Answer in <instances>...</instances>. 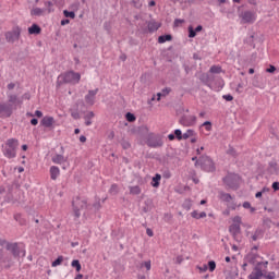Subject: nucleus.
Listing matches in <instances>:
<instances>
[{
  "label": "nucleus",
  "instance_id": "nucleus-1",
  "mask_svg": "<svg viewBox=\"0 0 279 279\" xmlns=\"http://www.w3.org/2000/svg\"><path fill=\"white\" fill-rule=\"evenodd\" d=\"M58 80H61L58 81L59 86H61V84H72L73 86H75V84H80V80H82V74H80V72L71 70L59 75Z\"/></svg>",
  "mask_w": 279,
  "mask_h": 279
},
{
  "label": "nucleus",
  "instance_id": "nucleus-2",
  "mask_svg": "<svg viewBox=\"0 0 279 279\" xmlns=\"http://www.w3.org/2000/svg\"><path fill=\"white\" fill-rule=\"evenodd\" d=\"M194 167H201L202 171H206L207 173H215V171H217L215 161L207 155H202L194 163Z\"/></svg>",
  "mask_w": 279,
  "mask_h": 279
},
{
  "label": "nucleus",
  "instance_id": "nucleus-3",
  "mask_svg": "<svg viewBox=\"0 0 279 279\" xmlns=\"http://www.w3.org/2000/svg\"><path fill=\"white\" fill-rule=\"evenodd\" d=\"M16 149H19V140L9 138L5 142L3 155L5 156V158L12 159L16 156Z\"/></svg>",
  "mask_w": 279,
  "mask_h": 279
},
{
  "label": "nucleus",
  "instance_id": "nucleus-4",
  "mask_svg": "<svg viewBox=\"0 0 279 279\" xmlns=\"http://www.w3.org/2000/svg\"><path fill=\"white\" fill-rule=\"evenodd\" d=\"M72 206H73L74 217H76V219H80V217H82V213H80V210H84V208H88V201H86V198L76 196L72 201Z\"/></svg>",
  "mask_w": 279,
  "mask_h": 279
},
{
  "label": "nucleus",
  "instance_id": "nucleus-5",
  "mask_svg": "<svg viewBox=\"0 0 279 279\" xmlns=\"http://www.w3.org/2000/svg\"><path fill=\"white\" fill-rule=\"evenodd\" d=\"M223 184L232 191L239 190V184H241V177L236 173H229L222 179Z\"/></svg>",
  "mask_w": 279,
  "mask_h": 279
},
{
  "label": "nucleus",
  "instance_id": "nucleus-6",
  "mask_svg": "<svg viewBox=\"0 0 279 279\" xmlns=\"http://www.w3.org/2000/svg\"><path fill=\"white\" fill-rule=\"evenodd\" d=\"M147 147H151L153 149H158V147H162L165 145V141H162V135L160 134H148L146 138Z\"/></svg>",
  "mask_w": 279,
  "mask_h": 279
},
{
  "label": "nucleus",
  "instance_id": "nucleus-7",
  "mask_svg": "<svg viewBox=\"0 0 279 279\" xmlns=\"http://www.w3.org/2000/svg\"><path fill=\"white\" fill-rule=\"evenodd\" d=\"M7 250L8 252H11L13 258H21V254L25 257V248H21L16 242L7 243Z\"/></svg>",
  "mask_w": 279,
  "mask_h": 279
},
{
  "label": "nucleus",
  "instance_id": "nucleus-8",
  "mask_svg": "<svg viewBox=\"0 0 279 279\" xmlns=\"http://www.w3.org/2000/svg\"><path fill=\"white\" fill-rule=\"evenodd\" d=\"M240 19H241L242 25H245V24L252 25V24L256 23V12L244 11L241 13Z\"/></svg>",
  "mask_w": 279,
  "mask_h": 279
},
{
  "label": "nucleus",
  "instance_id": "nucleus-9",
  "mask_svg": "<svg viewBox=\"0 0 279 279\" xmlns=\"http://www.w3.org/2000/svg\"><path fill=\"white\" fill-rule=\"evenodd\" d=\"M21 38V28L19 26H14L12 31L5 33V40L7 43H16Z\"/></svg>",
  "mask_w": 279,
  "mask_h": 279
},
{
  "label": "nucleus",
  "instance_id": "nucleus-10",
  "mask_svg": "<svg viewBox=\"0 0 279 279\" xmlns=\"http://www.w3.org/2000/svg\"><path fill=\"white\" fill-rule=\"evenodd\" d=\"M13 108L11 104L8 102H1L0 104V117L4 119H9V117H12Z\"/></svg>",
  "mask_w": 279,
  "mask_h": 279
},
{
  "label": "nucleus",
  "instance_id": "nucleus-11",
  "mask_svg": "<svg viewBox=\"0 0 279 279\" xmlns=\"http://www.w3.org/2000/svg\"><path fill=\"white\" fill-rule=\"evenodd\" d=\"M179 122L181 125H184V128H191V126L195 125V123L197 122V117L182 116Z\"/></svg>",
  "mask_w": 279,
  "mask_h": 279
},
{
  "label": "nucleus",
  "instance_id": "nucleus-12",
  "mask_svg": "<svg viewBox=\"0 0 279 279\" xmlns=\"http://www.w3.org/2000/svg\"><path fill=\"white\" fill-rule=\"evenodd\" d=\"M97 93H99V88L89 89L87 95H85V102L88 106H95V97H97Z\"/></svg>",
  "mask_w": 279,
  "mask_h": 279
},
{
  "label": "nucleus",
  "instance_id": "nucleus-13",
  "mask_svg": "<svg viewBox=\"0 0 279 279\" xmlns=\"http://www.w3.org/2000/svg\"><path fill=\"white\" fill-rule=\"evenodd\" d=\"M229 232L233 236L234 241L241 242V238H239V234H241V226L232 223L229 227Z\"/></svg>",
  "mask_w": 279,
  "mask_h": 279
},
{
  "label": "nucleus",
  "instance_id": "nucleus-14",
  "mask_svg": "<svg viewBox=\"0 0 279 279\" xmlns=\"http://www.w3.org/2000/svg\"><path fill=\"white\" fill-rule=\"evenodd\" d=\"M53 123H56V120L51 116H46L40 121V125L48 129H53Z\"/></svg>",
  "mask_w": 279,
  "mask_h": 279
},
{
  "label": "nucleus",
  "instance_id": "nucleus-15",
  "mask_svg": "<svg viewBox=\"0 0 279 279\" xmlns=\"http://www.w3.org/2000/svg\"><path fill=\"white\" fill-rule=\"evenodd\" d=\"M53 165H64L69 160V158L64 157L63 155L56 154L51 157Z\"/></svg>",
  "mask_w": 279,
  "mask_h": 279
},
{
  "label": "nucleus",
  "instance_id": "nucleus-16",
  "mask_svg": "<svg viewBox=\"0 0 279 279\" xmlns=\"http://www.w3.org/2000/svg\"><path fill=\"white\" fill-rule=\"evenodd\" d=\"M59 177H60V168H58V166H51L50 167V179L58 180Z\"/></svg>",
  "mask_w": 279,
  "mask_h": 279
},
{
  "label": "nucleus",
  "instance_id": "nucleus-17",
  "mask_svg": "<svg viewBox=\"0 0 279 279\" xmlns=\"http://www.w3.org/2000/svg\"><path fill=\"white\" fill-rule=\"evenodd\" d=\"M147 27H148V32L150 34H154V32H158V29H160V23L150 21V22H148Z\"/></svg>",
  "mask_w": 279,
  "mask_h": 279
},
{
  "label": "nucleus",
  "instance_id": "nucleus-18",
  "mask_svg": "<svg viewBox=\"0 0 279 279\" xmlns=\"http://www.w3.org/2000/svg\"><path fill=\"white\" fill-rule=\"evenodd\" d=\"M93 119H95V112L89 111L84 116L85 125L88 128L89 125H93Z\"/></svg>",
  "mask_w": 279,
  "mask_h": 279
},
{
  "label": "nucleus",
  "instance_id": "nucleus-19",
  "mask_svg": "<svg viewBox=\"0 0 279 279\" xmlns=\"http://www.w3.org/2000/svg\"><path fill=\"white\" fill-rule=\"evenodd\" d=\"M160 180H162V175L156 173L151 179V186H154V189H158V186H160Z\"/></svg>",
  "mask_w": 279,
  "mask_h": 279
},
{
  "label": "nucleus",
  "instance_id": "nucleus-20",
  "mask_svg": "<svg viewBox=\"0 0 279 279\" xmlns=\"http://www.w3.org/2000/svg\"><path fill=\"white\" fill-rule=\"evenodd\" d=\"M171 40H173V36H171V34L161 35L158 37L159 45H163V43H169Z\"/></svg>",
  "mask_w": 279,
  "mask_h": 279
},
{
  "label": "nucleus",
  "instance_id": "nucleus-21",
  "mask_svg": "<svg viewBox=\"0 0 279 279\" xmlns=\"http://www.w3.org/2000/svg\"><path fill=\"white\" fill-rule=\"evenodd\" d=\"M219 198L221 199V202H232V195L230 193L219 192Z\"/></svg>",
  "mask_w": 279,
  "mask_h": 279
},
{
  "label": "nucleus",
  "instance_id": "nucleus-22",
  "mask_svg": "<svg viewBox=\"0 0 279 279\" xmlns=\"http://www.w3.org/2000/svg\"><path fill=\"white\" fill-rule=\"evenodd\" d=\"M263 276H264L263 269H260V267H255V272L253 274V277H252V275H250V278L251 279H260V278H263Z\"/></svg>",
  "mask_w": 279,
  "mask_h": 279
},
{
  "label": "nucleus",
  "instance_id": "nucleus-23",
  "mask_svg": "<svg viewBox=\"0 0 279 279\" xmlns=\"http://www.w3.org/2000/svg\"><path fill=\"white\" fill-rule=\"evenodd\" d=\"M191 217L193 219H204V218H206V211L198 213L197 210H193L191 213Z\"/></svg>",
  "mask_w": 279,
  "mask_h": 279
},
{
  "label": "nucleus",
  "instance_id": "nucleus-24",
  "mask_svg": "<svg viewBox=\"0 0 279 279\" xmlns=\"http://www.w3.org/2000/svg\"><path fill=\"white\" fill-rule=\"evenodd\" d=\"M171 93V87H165L160 93L157 94V101H160L161 97H167Z\"/></svg>",
  "mask_w": 279,
  "mask_h": 279
},
{
  "label": "nucleus",
  "instance_id": "nucleus-25",
  "mask_svg": "<svg viewBox=\"0 0 279 279\" xmlns=\"http://www.w3.org/2000/svg\"><path fill=\"white\" fill-rule=\"evenodd\" d=\"M40 32H43V29L40 28V26H38V24H33L31 27H28V34H40Z\"/></svg>",
  "mask_w": 279,
  "mask_h": 279
},
{
  "label": "nucleus",
  "instance_id": "nucleus-26",
  "mask_svg": "<svg viewBox=\"0 0 279 279\" xmlns=\"http://www.w3.org/2000/svg\"><path fill=\"white\" fill-rule=\"evenodd\" d=\"M45 12H46V9L34 8V9L31 11V15H32V16H43V14H45Z\"/></svg>",
  "mask_w": 279,
  "mask_h": 279
},
{
  "label": "nucleus",
  "instance_id": "nucleus-27",
  "mask_svg": "<svg viewBox=\"0 0 279 279\" xmlns=\"http://www.w3.org/2000/svg\"><path fill=\"white\" fill-rule=\"evenodd\" d=\"M129 191L131 195H141L142 193L141 186L138 185L129 186Z\"/></svg>",
  "mask_w": 279,
  "mask_h": 279
},
{
  "label": "nucleus",
  "instance_id": "nucleus-28",
  "mask_svg": "<svg viewBox=\"0 0 279 279\" xmlns=\"http://www.w3.org/2000/svg\"><path fill=\"white\" fill-rule=\"evenodd\" d=\"M44 5H45V10H46V12H48V14H51V12L56 11L53 9V2H51V1H45Z\"/></svg>",
  "mask_w": 279,
  "mask_h": 279
},
{
  "label": "nucleus",
  "instance_id": "nucleus-29",
  "mask_svg": "<svg viewBox=\"0 0 279 279\" xmlns=\"http://www.w3.org/2000/svg\"><path fill=\"white\" fill-rule=\"evenodd\" d=\"M251 239L252 241H258V239H263V230L256 229Z\"/></svg>",
  "mask_w": 279,
  "mask_h": 279
},
{
  "label": "nucleus",
  "instance_id": "nucleus-30",
  "mask_svg": "<svg viewBox=\"0 0 279 279\" xmlns=\"http://www.w3.org/2000/svg\"><path fill=\"white\" fill-rule=\"evenodd\" d=\"M191 136H197V133L193 129H189L184 134H183V141H186L191 138Z\"/></svg>",
  "mask_w": 279,
  "mask_h": 279
},
{
  "label": "nucleus",
  "instance_id": "nucleus-31",
  "mask_svg": "<svg viewBox=\"0 0 279 279\" xmlns=\"http://www.w3.org/2000/svg\"><path fill=\"white\" fill-rule=\"evenodd\" d=\"M71 266L74 267L76 271H82V264H80L78 259H73Z\"/></svg>",
  "mask_w": 279,
  "mask_h": 279
},
{
  "label": "nucleus",
  "instance_id": "nucleus-32",
  "mask_svg": "<svg viewBox=\"0 0 279 279\" xmlns=\"http://www.w3.org/2000/svg\"><path fill=\"white\" fill-rule=\"evenodd\" d=\"M125 119L126 121H129V123H134V121H136V116H134V113L132 112H128L125 114Z\"/></svg>",
  "mask_w": 279,
  "mask_h": 279
},
{
  "label": "nucleus",
  "instance_id": "nucleus-33",
  "mask_svg": "<svg viewBox=\"0 0 279 279\" xmlns=\"http://www.w3.org/2000/svg\"><path fill=\"white\" fill-rule=\"evenodd\" d=\"M222 69L220 65H213L210 69H209V73H215V74H219L221 73Z\"/></svg>",
  "mask_w": 279,
  "mask_h": 279
},
{
  "label": "nucleus",
  "instance_id": "nucleus-34",
  "mask_svg": "<svg viewBox=\"0 0 279 279\" xmlns=\"http://www.w3.org/2000/svg\"><path fill=\"white\" fill-rule=\"evenodd\" d=\"M63 16H65V19H75V12L74 11L64 10L63 11Z\"/></svg>",
  "mask_w": 279,
  "mask_h": 279
},
{
  "label": "nucleus",
  "instance_id": "nucleus-35",
  "mask_svg": "<svg viewBox=\"0 0 279 279\" xmlns=\"http://www.w3.org/2000/svg\"><path fill=\"white\" fill-rule=\"evenodd\" d=\"M207 269H209V271H215V269H217V263L215 260H209L207 264Z\"/></svg>",
  "mask_w": 279,
  "mask_h": 279
},
{
  "label": "nucleus",
  "instance_id": "nucleus-36",
  "mask_svg": "<svg viewBox=\"0 0 279 279\" xmlns=\"http://www.w3.org/2000/svg\"><path fill=\"white\" fill-rule=\"evenodd\" d=\"M203 128H205V130L207 132H211L213 131V122L211 121H205L203 124H202Z\"/></svg>",
  "mask_w": 279,
  "mask_h": 279
},
{
  "label": "nucleus",
  "instance_id": "nucleus-37",
  "mask_svg": "<svg viewBox=\"0 0 279 279\" xmlns=\"http://www.w3.org/2000/svg\"><path fill=\"white\" fill-rule=\"evenodd\" d=\"M227 154L229 156H232L233 158H236V156H239V154L236 153V149H234V147L229 146V149L227 150Z\"/></svg>",
  "mask_w": 279,
  "mask_h": 279
},
{
  "label": "nucleus",
  "instance_id": "nucleus-38",
  "mask_svg": "<svg viewBox=\"0 0 279 279\" xmlns=\"http://www.w3.org/2000/svg\"><path fill=\"white\" fill-rule=\"evenodd\" d=\"M174 137H177L178 141H183L182 130L175 129L174 130Z\"/></svg>",
  "mask_w": 279,
  "mask_h": 279
},
{
  "label": "nucleus",
  "instance_id": "nucleus-39",
  "mask_svg": "<svg viewBox=\"0 0 279 279\" xmlns=\"http://www.w3.org/2000/svg\"><path fill=\"white\" fill-rule=\"evenodd\" d=\"M120 145H121V147H122L123 149H130V148L132 147V144H130V143L128 142V140H122V141L120 142Z\"/></svg>",
  "mask_w": 279,
  "mask_h": 279
},
{
  "label": "nucleus",
  "instance_id": "nucleus-40",
  "mask_svg": "<svg viewBox=\"0 0 279 279\" xmlns=\"http://www.w3.org/2000/svg\"><path fill=\"white\" fill-rule=\"evenodd\" d=\"M62 260H64V257L59 256L54 262H52V267H58L59 265H62Z\"/></svg>",
  "mask_w": 279,
  "mask_h": 279
},
{
  "label": "nucleus",
  "instance_id": "nucleus-41",
  "mask_svg": "<svg viewBox=\"0 0 279 279\" xmlns=\"http://www.w3.org/2000/svg\"><path fill=\"white\" fill-rule=\"evenodd\" d=\"M189 38H195V36H197V33L195 31V28H193V26H189Z\"/></svg>",
  "mask_w": 279,
  "mask_h": 279
},
{
  "label": "nucleus",
  "instance_id": "nucleus-42",
  "mask_svg": "<svg viewBox=\"0 0 279 279\" xmlns=\"http://www.w3.org/2000/svg\"><path fill=\"white\" fill-rule=\"evenodd\" d=\"M9 104H16L19 101V96L10 94L9 96Z\"/></svg>",
  "mask_w": 279,
  "mask_h": 279
},
{
  "label": "nucleus",
  "instance_id": "nucleus-43",
  "mask_svg": "<svg viewBox=\"0 0 279 279\" xmlns=\"http://www.w3.org/2000/svg\"><path fill=\"white\" fill-rule=\"evenodd\" d=\"M232 221H233L234 226H241V223H242L241 216L233 217Z\"/></svg>",
  "mask_w": 279,
  "mask_h": 279
},
{
  "label": "nucleus",
  "instance_id": "nucleus-44",
  "mask_svg": "<svg viewBox=\"0 0 279 279\" xmlns=\"http://www.w3.org/2000/svg\"><path fill=\"white\" fill-rule=\"evenodd\" d=\"M142 267H145L147 271L151 270V260L142 263Z\"/></svg>",
  "mask_w": 279,
  "mask_h": 279
},
{
  "label": "nucleus",
  "instance_id": "nucleus-45",
  "mask_svg": "<svg viewBox=\"0 0 279 279\" xmlns=\"http://www.w3.org/2000/svg\"><path fill=\"white\" fill-rule=\"evenodd\" d=\"M262 278H265V279H276V272L271 271L268 275H265V272H264V276H262Z\"/></svg>",
  "mask_w": 279,
  "mask_h": 279
},
{
  "label": "nucleus",
  "instance_id": "nucleus-46",
  "mask_svg": "<svg viewBox=\"0 0 279 279\" xmlns=\"http://www.w3.org/2000/svg\"><path fill=\"white\" fill-rule=\"evenodd\" d=\"M197 269L201 274H204L205 271H208V265L204 264L203 266H197Z\"/></svg>",
  "mask_w": 279,
  "mask_h": 279
},
{
  "label": "nucleus",
  "instance_id": "nucleus-47",
  "mask_svg": "<svg viewBox=\"0 0 279 279\" xmlns=\"http://www.w3.org/2000/svg\"><path fill=\"white\" fill-rule=\"evenodd\" d=\"M175 263L177 265H182V263H184V257L182 255L177 256Z\"/></svg>",
  "mask_w": 279,
  "mask_h": 279
},
{
  "label": "nucleus",
  "instance_id": "nucleus-48",
  "mask_svg": "<svg viewBox=\"0 0 279 279\" xmlns=\"http://www.w3.org/2000/svg\"><path fill=\"white\" fill-rule=\"evenodd\" d=\"M182 23H184V20L175 19L173 25H174V27H180V25H182Z\"/></svg>",
  "mask_w": 279,
  "mask_h": 279
},
{
  "label": "nucleus",
  "instance_id": "nucleus-49",
  "mask_svg": "<svg viewBox=\"0 0 279 279\" xmlns=\"http://www.w3.org/2000/svg\"><path fill=\"white\" fill-rule=\"evenodd\" d=\"M222 99H225L226 101H232L234 99V97L230 94L223 95Z\"/></svg>",
  "mask_w": 279,
  "mask_h": 279
},
{
  "label": "nucleus",
  "instance_id": "nucleus-50",
  "mask_svg": "<svg viewBox=\"0 0 279 279\" xmlns=\"http://www.w3.org/2000/svg\"><path fill=\"white\" fill-rule=\"evenodd\" d=\"M104 29L110 34V29H112V27L110 26V23L105 22L104 23Z\"/></svg>",
  "mask_w": 279,
  "mask_h": 279
},
{
  "label": "nucleus",
  "instance_id": "nucleus-51",
  "mask_svg": "<svg viewBox=\"0 0 279 279\" xmlns=\"http://www.w3.org/2000/svg\"><path fill=\"white\" fill-rule=\"evenodd\" d=\"M14 219H15V221H19L21 226H23L25 223V221L21 220V215L20 214H16L14 216Z\"/></svg>",
  "mask_w": 279,
  "mask_h": 279
},
{
  "label": "nucleus",
  "instance_id": "nucleus-52",
  "mask_svg": "<svg viewBox=\"0 0 279 279\" xmlns=\"http://www.w3.org/2000/svg\"><path fill=\"white\" fill-rule=\"evenodd\" d=\"M266 73H276V66L275 65H269V68L266 69Z\"/></svg>",
  "mask_w": 279,
  "mask_h": 279
},
{
  "label": "nucleus",
  "instance_id": "nucleus-53",
  "mask_svg": "<svg viewBox=\"0 0 279 279\" xmlns=\"http://www.w3.org/2000/svg\"><path fill=\"white\" fill-rule=\"evenodd\" d=\"M71 117H72V119L77 120V119H80V112H77V111H72V112H71Z\"/></svg>",
  "mask_w": 279,
  "mask_h": 279
},
{
  "label": "nucleus",
  "instance_id": "nucleus-54",
  "mask_svg": "<svg viewBox=\"0 0 279 279\" xmlns=\"http://www.w3.org/2000/svg\"><path fill=\"white\" fill-rule=\"evenodd\" d=\"M163 178H166V180H169V178H171V172L169 170H166L163 172Z\"/></svg>",
  "mask_w": 279,
  "mask_h": 279
},
{
  "label": "nucleus",
  "instance_id": "nucleus-55",
  "mask_svg": "<svg viewBox=\"0 0 279 279\" xmlns=\"http://www.w3.org/2000/svg\"><path fill=\"white\" fill-rule=\"evenodd\" d=\"M260 265H263L264 268L267 269V265H269V262H259L256 267H260Z\"/></svg>",
  "mask_w": 279,
  "mask_h": 279
},
{
  "label": "nucleus",
  "instance_id": "nucleus-56",
  "mask_svg": "<svg viewBox=\"0 0 279 279\" xmlns=\"http://www.w3.org/2000/svg\"><path fill=\"white\" fill-rule=\"evenodd\" d=\"M272 190L274 191H279V182L278 181L272 183Z\"/></svg>",
  "mask_w": 279,
  "mask_h": 279
},
{
  "label": "nucleus",
  "instance_id": "nucleus-57",
  "mask_svg": "<svg viewBox=\"0 0 279 279\" xmlns=\"http://www.w3.org/2000/svg\"><path fill=\"white\" fill-rule=\"evenodd\" d=\"M117 189H119L118 185L112 184L111 187H110V193H117Z\"/></svg>",
  "mask_w": 279,
  "mask_h": 279
},
{
  "label": "nucleus",
  "instance_id": "nucleus-58",
  "mask_svg": "<svg viewBox=\"0 0 279 279\" xmlns=\"http://www.w3.org/2000/svg\"><path fill=\"white\" fill-rule=\"evenodd\" d=\"M243 208L250 209V208H252V204L250 202H244Z\"/></svg>",
  "mask_w": 279,
  "mask_h": 279
},
{
  "label": "nucleus",
  "instance_id": "nucleus-59",
  "mask_svg": "<svg viewBox=\"0 0 279 279\" xmlns=\"http://www.w3.org/2000/svg\"><path fill=\"white\" fill-rule=\"evenodd\" d=\"M69 23H71V20H69V19H64V20L61 21L62 26L69 25Z\"/></svg>",
  "mask_w": 279,
  "mask_h": 279
},
{
  "label": "nucleus",
  "instance_id": "nucleus-60",
  "mask_svg": "<svg viewBox=\"0 0 279 279\" xmlns=\"http://www.w3.org/2000/svg\"><path fill=\"white\" fill-rule=\"evenodd\" d=\"M35 117H37L38 119H41V117H43V111L36 110V111H35Z\"/></svg>",
  "mask_w": 279,
  "mask_h": 279
},
{
  "label": "nucleus",
  "instance_id": "nucleus-61",
  "mask_svg": "<svg viewBox=\"0 0 279 279\" xmlns=\"http://www.w3.org/2000/svg\"><path fill=\"white\" fill-rule=\"evenodd\" d=\"M15 86H16V84L10 83V84H8V89L9 90H14Z\"/></svg>",
  "mask_w": 279,
  "mask_h": 279
},
{
  "label": "nucleus",
  "instance_id": "nucleus-62",
  "mask_svg": "<svg viewBox=\"0 0 279 279\" xmlns=\"http://www.w3.org/2000/svg\"><path fill=\"white\" fill-rule=\"evenodd\" d=\"M8 243H10V242H8V241H5V240H3V239L0 238V246H1V247H3V245H7V246H8Z\"/></svg>",
  "mask_w": 279,
  "mask_h": 279
},
{
  "label": "nucleus",
  "instance_id": "nucleus-63",
  "mask_svg": "<svg viewBox=\"0 0 279 279\" xmlns=\"http://www.w3.org/2000/svg\"><path fill=\"white\" fill-rule=\"evenodd\" d=\"M147 236H154V231L151 229H146Z\"/></svg>",
  "mask_w": 279,
  "mask_h": 279
},
{
  "label": "nucleus",
  "instance_id": "nucleus-64",
  "mask_svg": "<svg viewBox=\"0 0 279 279\" xmlns=\"http://www.w3.org/2000/svg\"><path fill=\"white\" fill-rule=\"evenodd\" d=\"M38 123V119H36V118H33L32 120H31V124L32 125H36Z\"/></svg>",
  "mask_w": 279,
  "mask_h": 279
}]
</instances>
